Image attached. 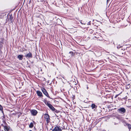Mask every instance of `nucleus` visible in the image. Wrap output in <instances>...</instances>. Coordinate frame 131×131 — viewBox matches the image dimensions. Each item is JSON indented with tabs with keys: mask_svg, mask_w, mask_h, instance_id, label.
<instances>
[{
	"mask_svg": "<svg viewBox=\"0 0 131 131\" xmlns=\"http://www.w3.org/2000/svg\"><path fill=\"white\" fill-rule=\"evenodd\" d=\"M36 93L38 96L41 97L43 96L42 92L39 91L38 90L36 91Z\"/></svg>",
	"mask_w": 131,
	"mask_h": 131,
	"instance_id": "8",
	"label": "nucleus"
},
{
	"mask_svg": "<svg viewBox=\"0 0 131 131\" xmlns=\"http://www.w3.org/2000/svg\"><path fill=\"white\" fill-rule=\"evenodd\" d=\"M110 1V0H107V2H109Z\"/></svg>",
	"mask_w": 131,
	"mask_h": 131,
	"instance_id": "18",
	"label": "nucleus"
},
{
	"mask_svg": "<svg viewBox=\"0 0 131 131\" xmlns=\"http://www.w3.org/2000/svg\"><path fill=\"white\" fill-rule=\"evenodd\" d=\"M29 131H32V130H29Z\"/></svg>",
	"mask_w": 131,
	"mask_h": 131,
	"instance_id": "21",
	"label": "nucleus"
},
{
	"mask_svg": "<svg viewBox=\"0 0 131 131\" xmlns=\"http://www.w3.org/2000/svg\"><path fill=\"white\" fill-rule=\"evenodd\" d=\"M32 53L30 52L25 55V57H28V58H31L32 57Z\"/></svg>",
	"mask_w": 131,
	"mask_h": 131,
	"instance_id": "9",
	"label": "nucleus"
},
{
	"mask_svg": "<svg viewBox=\"0 0 131 131\" xmlns=\"http://www.w3.org/2000/svg\"><path fill=\"white\" fill-rule=\"evenodd\" d=\"M29 127L30 128H32L33 127V123L32 122H31L30 123V125H29Z\"/></svg>",
	"mask_w": 131,
	"mask_h": 131,
	"instance_id": "12",
	"label": "nucleus"
},
{
	"mask_svg": "<svg viewBox=\"0 0 131 131\" xmlns=\"http://www.w3.org/2000/svg\"><path fill=\"white\" fill-rule=\"evenodd\" d=\"M23 55H19L18 56L17 58L20 60H22L23 58Z\"/></svg>",
	"mask_w": 131,
	"mask_h": 131,
	"instance_id": "10",
	"label": "nucleus"
},
{
	"mask_svg": "<svg viewBox=\"0 0 131 131\" xmlns=\"http://www.w3.org/2000/svg\"><path fill=\"white\" fill-rule=\"evenodd\" d=\"M80 23H81L82 24H83V23H82V22H80Z\"/></svg>",
	"mask_w": 131,
	"mask_h": 131,
	"instance_id": "20",
	"label": "nucleus"
},
{
	"mask_svg": "<svg viewBox=\"0 0 131 131\" xmlns=\"http://www.w3.org/2000/svg\"><path fill=\"white\" fill-rule=\"evenodd\" d=\"M44 118L46 121L47 123H49L50 122V118L49 115L48 114L44 115Z\"/></svg>",
	"mask_w": 131,
	"mask_h": 131,
	"instance_id": "2",
	"label": "nucleus"
},
{
	"mask_svg": "<svg viewBox=\"0 0 131 131\" xmlns=\"http://www.w3.org/2000/svg\"><path fill=\"white\" fill-rule=\"evenodd\" d=\"M13 18V17L12 16H10L9 19L10 20H12Z\"/></svg>",
	"mask_w": 131,
	"mask_h": 131,
	"instance_id": "16",
	"label": "nucleus"
},
{
	"mask_svg": "<svg viewBox=\"0 0 131 131\" xmlns=\"http://www.w3.org/2000/svg\"><path fill=\"white\" fill-rule=\"evenodd\" d=\"M130 84H129L127 85V88H129L130 87Z\"/></svg>",
	"mask_w": 131,
	"mask_h": 131,
	"instance_id": "15",
	"label": "nucleus"
},
{
	"mask_svg": "<svg viewBox=\"0 0 131 131\" xmlns=\"http://www.w3.org/2000/svg\"><path fill=\"white\" fill-rule=\"evenodd\" d=\"M91 106L92 109L96 108L97 107V106H96L94 104H92Z\"/></svg>",
	"mask_w": 131,
	"mask_h": 131,
	"instance_id": "11",
	"label": "nucleus"
},
{
	"mask_svg": "<svg viewBox=\"0 0 131 131\" xmlns=\"http://www.w3.org/2000/svg\"><path fill=\"white\" fill-rule=\"evenodd\" d=\"M41 90L43 94L47 97H49V96L48 94L46 89H45L44 88H42Z\"/></svg>",
	"mask_w": 131,
	"mask_h": 131,
	"instance_id": "4",
	"label": "nucleus"
},
{
	"mask_svg": "<svg viewBox=\"0 0 131 131\" xmlns=\"http://www.w3.org/2000/svg\"><path fill=\"white\" fill-rule=\"evenodd\" d=\"M41 2H42L43 1V0H41Z\"/></svg>",
	"mask_w": 131,
	"mask_h": 131,
	"instance_id": "19",
	"label": "nucleus"
},
{
	"mask_svg": "<svg viewBox=\"0 0 131 131\" xmlns=\"http://www.w3.org/2000/svg\"><path fill=\"white\" fill-rule=\"evenodd\" d=\"M2 126L3 127L5 131H10V127L7 125L6 122H4V123L2 124Z\"/></svg>",
	"mask_w": 131,
	"mask_h": 131,
	"instance_id": "1",
	"label": "nucleus"
},
{
	"mask_svg": "<svg viewBox=\"0 0 131 131\" xmlns=\"http://www.w3.org/2000/svg\"><path fill=\"white\" fill-rule=\"evenodd\" d=\"M127 126L128 127V128L130 129L131 128V125L128 124H126Z\"/></svg>",
	"mask_w": 131,
	"mask_h": 131,
	"instance_id": "13",
	"label": "nucleus"
},
{
	"mask_svg": "<svg viewBox=\"0 0 131 131\" xmlns=\"http://www.w3.org/2000/svg\"><path fill=\"white\" fill-rule=\"evenodd\" d=\"M119 94H117L115 96V98H116L118 95Z\"/></svg>",
	"mask_w": 131,
	"mask_h": 131,
	"instance_id": "17",
	"label": "nucleus"
},
{
	"mask_svg": "<svg viewBox=\"0 0 131 131\" xmlns=\"http://www.w3.org/2000/svg\"><path fill=\"white\" fill-rule=\"evenodd\" d=\"M61 130L62 129L59 126L55 127L54 129L52 130V131H61Z\"/></svg>",
	"mask_w": 131,
	"mask_h": 131,
	"instance_id": "5",
	"label": "nucleus"
},
{
	"mask_svg": "<svg viewBox=\"0 0 131 131\" xmlns=\"http://www.w3.org/2000/svg\"><path fill=\"white\" fill-rule=\"evenodd\" d=\"M30 112L32 115L33 116H35L37 113V111L35 110H30Z\"/></svg>",
	"mask_w": 131,
	"mask_h": 131,
	"instance_id": "6",
	"label": "nucleus"
},
{
	"mask_svg": "<svg viewBox=\"0 0 131 131\" xmlns=\"http://www.w3.org/2000/svg\"><path fill=\"white\" fill-rule=\"evenodd\" d=\"M118 111L122 114H123L125 112L126 110L124 108H122L118 109Z\"/></svg>",
	"mask_w": 131,
	"mask_h": 131,
	"instance_id": "7",
	"label": "nucleus"
},
{
	"mask_svg": "<svg viewBox=\"0 0 131 131\" xmlns=\"http://www.w3.org/2000/svg\"><path fill=\"white\" fill-rule=\"evenodd\" d=\"M3 110V107L0 104V110L1 111Z\"/></svg>",
	"mask_w": 131,
	"mask_h": 131,
	"instance_id": "14",
	"label": "nucleus"
},
{
	"mask_svg": "<svg viewBox=\"0 0 131 131\" xmlns=\"http://www.w3.org/2000/svg\"><path fill=\"white\" fill-rule=\"evenodd\" d=\"M46 104L48 106L50 109L52 111H54L55 110L54 108L52 106L49 102H47Z\"/></svg>",
	"mask_w": 131,
	"mask_h": 131,
	"instance_id": "3",
	"label": "nucleus"
}]
</instances>
